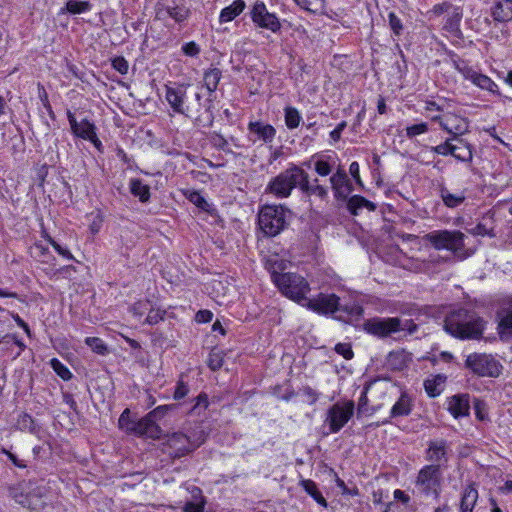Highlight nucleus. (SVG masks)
Listing matches in <instances>:
<instances>
[{
    "label": "nucleus",
    "mask_w": 512,
    "mask_h": 512,
    "mask_svg": "<svg viewBox=\"0 0 512 512\" xmlns=\"http://www.w3.org/2000/svg\"><path fill=\"white\" fill-rule=\"evenodd\" d=\"M389 26L396 36H400L403 31V25L400 18L394 13L388 14Z\"/></svg>",
    "instance_id": "46"
},
{
    "label": "nucleus",
    "mask_w": 512,
    "mask_h": 512,
    "mask_svg": "<svg viewBox=\"0 0 512 512\" xmlns=\"http://www.w3.org/2000/svg\"><path fill=\"white\" fill-rule=\"evenodd\" d=\"M112 67L120 74L125 75L129 69V63L124 57H116L112 60Z\"/></svg>",
    "instance_id": "50"
},
{
    "label": "nucleus",
    "mask_w": 512,
    "mask_h": 512,
    "mask_svg": "<svg viewBox=\"0 0 512 512\" xmlns=\"http://www.w3.org/2000/svg\"><path fill=\"white\" fill-rule=\"evenodd\" d=\"M491 15L497 22L512 20V0H498L491 8Z\"/></svg>",
    "instance_id": "22"
},
{
    "label": "nucleus",
    "mask_w": 512,
    "mask_h": 512,
    "mask_svg": "<svg viewBox=\"0 0 512 512\" xmlns=\"http://www.w3.org/2000/svg\"><path fill=\"white\" fill-rule=\"evenodd\" d=\"M439 195L448 208H457L462 205L466 199L464 191L452 193L447 187L441 185L439 188Z\"/></svg>",
    "instance_id": "24"
},
{
    "label": "nucleus",
    "mask_w": 512,
    "mask_h": 512,
    "mask_svg": "<svg viewBox=\"0 0 512 512\" xmlns=\"http://www.w3.org/2000/svg\"><path fill=\"white\" fill-rule=\"evenodd\" d=\"M451 140H454L453 138L447 139L444 143H441L437 146L432 147V151L436 154L447 156L452 155L455 152V147H453L454 144L451 143Z\"/></svg>",
    "instance_id": "44"
},
{
    "label": "nucleus",
    "mask_w": 512,
    "mask_h": 512,
    "mask_svg": "<svg viewBox=\"0 0 512 512\" xmlns=\"http://www.w3.org/2000/svg\"><path fill=\"white\" fill-rule=\"evenodd\" d=\"M274 283L280 291L288 298L301 303H306V295L310 292V286L307 280L301 275L295 273L274 274L272 276Z\"/></svg>",
    "instance_id": "5"
},
{
    "label": "nucleus",
    "mask_w": 512,
    "mask_h": 512,
    "mask_svg": "<svg viewBox=\"0 0 512 512\" xmlns=\"http://www.w3.org/2000/svg\"><path fill=\"white\" fill-rule=\"evenodd\" d=\"M470 404L468 394H457L452 396L448 401V410L458 418L469 414Z\"/></svg>",
    "instance_id": "19"
},
{
    "label": "nucleus",
    "mask_w": 512,
    "mask_h": 512,
    "mask_svg": "<svg viewBox=\"0 0 512 512\" xmlns=\"http://www.w3.org/2000/svg\"><path fill=\"white\" fill-rule=\"evenodd\" d=\"M130 192L138 197L141 202H147L150 198V188L140 179L130 180Z\"/></svg>",
    "instance_id": "32"
},
{
    "label": "nucleus",
    "mask_w": 512,
    "mask_h": 512,
    "mask_svg": "<svg viewBox=\"0 0 512 512\" xmlns=\"http://www.w3.org/2000/svg\"><path fill=\"white\" fill-rule=\"evenodd\" d=\"M465 367L480 377H498L502 371V365L492 355L486 353L469 354L465 360Z\"/></svg>",
    "instance_id": "9"
},
{
    "label": "nucleus",
    "mask_w": 512,
    "mask_h": 512,
    "mask_svg": "<svg viewBox=\"0 0 512 512\" xmlns=\"http://www.w3.org/2000/svg\"><path fill=\"white\" fill-rule=\"evenodd\" d=\"M8 457L12 463L19 467V468H25L27 467L28 460L25 458H20L17 454L13 453L11 450H2Z\"/></svg>",
    "instance_id": "54"
},
{
    "label": "nucleus",
    "mask_w": 512,
    "mask_h": 512,
    "mask_svg": "<svg viewBox=\"0 0 512 512\" xmlns=\"http://www.w3.org/2000/svg\"><path fill=\"white\" fill-rule=\"evenodd\" d=\"M188 199L191 203L196 205L198 208H200L204 211L209 210L210 205L208 204V202L205 200V198L199 192H197V191L190 192L188 195Z\"/></svg>",
    "instance_id": "45"
},
{
    "label": "nucleus",
    "mask_w": 512,
    "mask_h": 512,
    "mask_svg": "<svg viewBox=\"0 0 512 512\" xmlns=\"http://www.w3.org/2000/svg\"><path fill=\"white\" fill-rule=\"evenodd\" d=\"M248 130L266 143L272 142L276 135V130L272 125L260 121L250 122Z\"/></svg>",
    "instance_id": "23"
},
{
    "label": "nucleus",
    "mask_w": 512,
    "mask_h": 512,
    "mask_svg": "<svg viewBox=\"0 0 512 512\" xmlns=\"http://www.w3.org/2000/svg\"><path fill=\"white\" fill-rule=\"evenodd\" d=\"M222 73L218 68H210L204 73V86L209 93L214 92L217 89Z\"/></svg>",
    "instance_id": "34"
},
{
    "label": "nucleus",
    "mask_w": 512,
    "mask_h": 512,
    "mask_svg": "<svg viewBox=\"0 0 512 512\" xmlns=\"http://www.w3.org/2000/svg\"><path fill=\"white\" fill-rule=\"evenodd\" d=\"M165 98L175 113L192 117L201 109L202 94L191 85L166 86Z\"/></svg>",
    "instance_id": "3"
},
{
    "label": "nucleus",
    "mask_w": 512,
    "mask_h": 512,
    "mask_svg": "<svg viewBox=\"0 0 512 512\" xmlns=\"http://www.w3.org/2000/svg\"><path fill=\"white\" fill-rule=\"evenodd\" d=\"M182 51L187 56L195 57L200 53V47L198 44L191 41L182 46Z\"/></svg>",
    "instance_id": "55"
},
{
    "label": "nucleus",
    "mask_w": 512,
    "mask_h": 512,
    "mask_svg": "<svg viewBox=\"0 0 512 512\" xmlns=\"http://www.w3.org/2000/svg\"><path fill=\"white\" fill-rule=\"evenodd\" d=\"M302 179H305V170L298 165L291 164L271 178L265 187V193L271 194L277 199L288 198L296 187H301Z\"/></svg>",
    "instance_id": "4"
},
{
    "label": "nucleus",
    "mask_w": 512,
    "mask_h": 512,
    "mask_svg": "<svg viewBox=\"0 0 512 512\" xmlns=\"http://www.w3.org/2000/svg\"><path fill=\"white\" fill-rule=\"evenodd\" d=\"M453 63L455 69L461 73L465 79L471 81L482 90L500 95L497 84L490 77L476 71L463 60L454 61Z\"/></svg>",
    "instance_id": "12"
},
{
    "label": "nucleus",
    "mask_w": 512,
    "mask_h": 512,
    "mask_svg": "<svg viewBox=\"0 0 512 512\" xmlns=\"http://www.w3.org/2000/svg\"><path fill=\"white\" fill-rule=\"evenodd\" d=\"M346 126H347L346 121H342V122H340V123L336 126V128H335L334 130H332V131L330 132V137H331V139H332L334 142H337V141H339V140H340V138H341V134H342L343 130L346 128Z\"/></svg>",
    "instance_id": "58"
},
{
    "label": "nucleus",
    "mask_w": 512,
    "mask_h": 512,
    "mask_svg": "<svg viewBox=\"0 0 512 512\" xmlns=\"http://www.w3.org/2000/svg\"><path fill=\"white\" fill-rule=\"evenodd\" d=\"M416 488L425 496H434L437 499L440 495L441 473L435 465H426L418 473Z\"/></svg>",
    "instance_id": "10"
},
{
    "label": "nucleus",
    "mask_w": 512,
    "mask_h": 512,
    "mask_svg": "<svg viewBox=\"0 0 512 512\" xmlns=\"http://www.w3.org/2000/svg\"><path fill=\"white\" fill-rule=\"evenodd\" d=\"M461 19V14L459 12L455 13L451 18H449L445 24V28L449 31H453L457 28L458 23Z\"/></svg>",
    "instance_id": "60"
},
{
    "label": "nucleus",
    "mask_w": 512,
    "mask_h": 512,
    "mask_svg": "<svg viewBox=\"0 0 512 512\" xmlns=\"http://www.w3.org/2000/svg\"><path fill=\"white\" fill-rule=\"evenodd\" d=\"M465 235L459 230H434L424 236L436 250L458 253L464 248Z\"/></svg>",
    "instance_id": "8"
},
{
    "label": "nucleus",
    "mask_w": 512,
    "mask_h": 512,
    "mask_svg": "<svg viewBox=\"0 0 512 512\" xmlns=\"http://www.w3.org/2000/svg\"><path fill=\"white\" fill-rule=\"evenodd\" d=\"M302 9L316 13L323 8L324 0H294Z\"/></svg>",
    "instance_id": "40"
},
{
    "label": "nucleus",
    "mask_w": 512,
    "mask_h": 512,
    "mask_svg": "<svg viewBox=\"0 0 512 512\" xmlns=\"http://www.w3.org/2000/svg\"><path fill=\"white\" fill-rule=\"evenodd\" d=\"M300 485L305 490V492L310 495L319 505L323 507H327V501L323 497L322 493L319 491L316 483L310 479H302L300 481Z\"/></svg>",
    "instance_id": "31"
},
{
    "label": "nucleus",
    "mask_w": 512,
    "mask_h": 512,
    "mask_svg": "<svg viewBox=\"0 0 512 512\" xmlns=\"http://www.w3.org/2000/svg\"><path fill=\"white\" fill-rule=\"evenodd\" d=\"M483 329V320L465 308L450 312L444 320V330L459 339H479Z\"/></svg>",
    "instance_id": "2"
},
{
    "label": "nucleus",
    "mask_w": 512,
    "mask_h": 512,
    "mask_svg": "<svg viewBox=\"0 0 512 512\" xmlns=\"http://www.w3.org/2000/svg\"><path fill=\"white\" fill-rule=\"evenodd\" d=\"M349 172H350L351 176L354 178L355 182L358 185L362 186V180H361L360 174H359V164L357 162H352L350 164Z\"/></svg>",
    "instance_id": "61"
},
{
    "label": "nucleus",
    "mask_w": 512,
    "mask_h": 512,
    "mask_svg": "<svg viewBox=\"0 0 512 512\" xmlns=\"http://www.w3.org/2000/svg\"><path fill=\"white\" fill-rule=\"evenodd\" d=\"M212 317H213V314L209 310H200L196 314L197 321L204 322V323L210 322L212 320Z\"/></svg>",
    "instance_id": "62"
},
{
    "label": "nucleus",
    "mask_w": 512,
    "mask_h": 512,
    "mask_svg": "<svg viewBox=\"0 0 512 512\" xmlns=\"http://www.w3.org/2000/svg\"><path fill=\"white\" fill-rule=\"evenodd\" d=\"M315 171L320 176H327L331 173L332 168L328 162L323 161V160H318L315 162Z\"/></svg>",
    "instance_id": "56"
},
{
    "label": "nucleus",
    "mask_w": 512,
    "mask_h": 512,
    "mask_svg": "<svg viewBox=\"0 0 512 512\" xmlns=\"http://www.w3.org/2000/svg\"><path fill=\"white\" fill-rule=\"evenodd\" d=\"M195 490L200 498V501L187 502L183 507L184 512H204L205 501L204 498L201 496V490L199 488H195Z\"/></svg>",
    "instance_id": "43"
},
{
    "label": "nucleus",
    "mask_w": 512,
    "mask_h": 512,
    "mask_svg": "<svg viewBox=\"0 0 512 512\" xmlns=\"http://www.w3.org/2000/svg\"><path fill=\"white\" fill-rule=\"evenodd\" d=\"M32 424H33L32 417L29 416L28 414L21 415L18 420V425L20 426L21 429L30 428Z\"/></svg>",
    "instance_id": "63"
},
{
    "label": "nucleus",
    "mask_w": 512,
    "mask_h": 512,
    "mask_svg": "<svg viewBox=\"0 0 512 512\" xmlns=\"http://www.w3.org/2000/svg\"><path fill=\"white\" fill-rule=\"evenodd\" d=\"M9 495L20 505L31 508L35 503L45 496L47 489L42 481H21L8 488Z\"/></svg>",
    "instance_id": "7"
},
{
    "label": "nucleus",
    "mask_w": 512,
    "mask_h": 512,
    "mask_svg": "<svg viewBox=\"0 0 512 512\" xmlns=\"http://www.w3.org/2000/svg\"><path fill=\"white\" fill-rule=\"evenodd\" d=\"M176 408L175 404L160 405L139 419L131 417L130 410L126 408L118 419V425L122 431L129 435L152 440L166 438L170 446L178 444L200 446L203 444L206 434L200 425H196L195 429L189 433L182 431L171 434L164 433L158 422Z\"/></svg>",
    "instance_id": "1"
},
{
    "label": "nucleus",
    "mask_w": 512,
    "mask_h": 512,
    "mask_svg": "<svg viewBox=\"0 0 512 512\" xmlns=\"http://www.w3.org/2000/svg\"><path fill=\"white\" fill-rule=\"evenodd\" d=\"M428 131V125L426 123H418L406 128V136L413 138L417 135L424 134Z\"/></svg>",
    "instance_id": "48"
},
{
    "label": "nucleus",
    "mask_w": 512,
    "mask_h": 512,
    "mask_svg": "<svg viewBox=\"0 0 512 512\" xmlns=\"http://www.w3.org/2000/svg\"><path fill=\"white\" fill-rule=\"evenodd\" d=\"M363 208L374 211L376 204L360 195H354L347 200V209L352 215H357L358 211Z\"/></svg>",
    "instance_id": "29"
},
{
    "label": "nucleus",
    "mask_w": 512,
    "mask_h": 512,
    "mask_svg": "<svg viewBox=\"0 0 512 512\" xmlns=\"http://www.w3.org/2000/svg\"><path fill=\"white\" fill-rule=\"evenodd\" d=\"M224 363L223 352L220 350H212L208 357V367L213 370H219Z\"/></svg>",
    "instance_id": "38"
},
{
    "label": "nucleus",
    "mask_w": 512,
    "mask_h": 512,
    "mask_svg": "<svg viewBox=\"0 0 512 512\" xmlns=\"http://www.w3.org/2000/svg\"><path fill=\"white\" fill-rule=\"evenodd\" d=\"M189 391V385L183 380V375H181L176 383V387L173 393L174 400H181L185 398Z\"/></svg>",
    "instance_id": "41"
},
{
    "label": "nucleus",
    "mask_w": 512,
    "mask_h": 512,
    "mask_svg": "<svg viewBox=\"0 0 512 512\" xmlns=\"http://www.w3.org/2000/svg\"><path fill=\"white\" fill-rule=\"evenodd\" d=\"M330 183L334 197L337 200L346 201L349 199L348 196L353 191V185L344 170H337V172L330 177Z\"/></svg>",
    "instance_id": "18"
},
{
    "label": "nucleus",
    "mask_w": 512,
    "mask_h": 512,
    "mask_svg": "<svg viewBox=\"0 0 512 512\" xmlns=\"http://www.w3.org/2000/svg\"><path fill=\"white\" fill-rule=\"evenodd\" d=\"M300 191L306 195H314L320 198L321 200H325L328 197V189L327 187L320 185L318 183V179H314L312 183L309 181V175L305 171V179L301 181Z\"/></svg>",
    "instance_id": "20"
},
{
    "label": "nucleus",
    "mask_w": 512,
    "mask_h": 512,
    "mask_svg": "<svg viewBox=\"0 0 512 512\" xmlns=\"http://www.w3.org/2000/svg\"><path fill=\"white\" fill-rule=\"evenodd\" d=\"M166 315V311L165 310H162V309H150V311L148 312V315L145 319V322L150 324V325H154V324H157L159 323L160 321H162L164 319Z\"/></svg>",
    "instance_id": "47"
},
{
    "label": "nucleus",
    "mask_w": 512,
    "mask_h": 512,
    "mask_svg": "<svg viewBox=\"0 0 512 512\" xmlns=\"http://www.w3.org/2000/svg\"><path fill=\"white\" fill-rule=\"evenodd\" d=\"M163 10L176 22H183L189 15L188 8L176 0L168 1L163 5Z\"/></svg>",
    "instance_id": "25"
},
{
    "label": "nucleus",
    "mask_w": 512,
    "mask_h": 512,
    "mask_svg": "<svg viewBox=\"0 0 512 512\" xmlns=\"http://www.w3.org/2000/svg\"><path fill=\"white\" fill-rule=\"evenodd\" d=\"M251 19L258 27L277 32L281 28V23L275 14L267 10L266 5L261 1H256L250 12Z\"/></svg>",
    "instance_id": "15"
},
{
    "label": "nucleus",
    "mask_w": 512,
    "mask_h": 512,
    "mask_svg": "<svg viewBox=\"0 0 512 512\" xmlns=\"http://www.w3.org/2000/svg\"><path fill=\"white\" fill-rule=\"evenodd\" d=\"M48 242L52 245V247L56 250V252L61 255L62 257L72 260L73 255L71 252L66 248L61 246L58 242H56L52 237H48Z\"/></svg>",
    "instance_id": "52"
},
{
    "label": "nucleus",
    "mask_w": 512,
    "mask_h": 512,
    "mask_svg": "<svg viewBox=\"0 0 512 512\" xmlns=\"http://www.w3.org/2000/svg\"><path fill=\"white\" fill-rule=\"evenodd\" d=\"M452 7V5L448 2H443V3H440V4H436L433 9H432V12L435 14V15H441L443 14L444 12L448 11L450 8Z\"/></svg>",
    "instance_id": "64"
},
{
    "label": "nucleus",
    "mask_w": 512,
    "mask_h": 512,
    "mask_svg": "<svg viewBox=\"0 0 512 512\" xmlns=\"http://www.w3.org/2000/svg\"><path fill=\"white\" fill-rule=\"evenodd\" d=\"M473 404H474L476 417L480 420H484L485 414H484L483 410L485 407V403L480 399H475Z\"/></svg>",
    "instance_id": "59"
},
{
    "label": "nucleus",
    "mask_w": 512,
    "mask_h": 512,
    "mask_svg": "<svg viewBox=\"0 0 512 512\" xmlns=\"http://www.w3.org/2000/svg\"><path fill=\"white\" fill-rule=\"evenodd\" d=\"M427 459L432 462L431 465H435L438 467V471H440V468L445 466L448 457L446 450H428V456Z\"/></svg>",
    "instance_id": "37"
},
{
    "label": "nucleus",
    "mask_w": 512,
    "mask_h": 512,
    "mask_svg": "<svg viewBox=\"0 0 512 512\" xmlns=\"http://www.w3.org/2000/svg\"><path fill=\"white\" fill-rule=\"evenodd\" d=\"M412 407V397L408 393L403 392L401 393L400 397L395 402V404L392 406L390 416L392 418L408 416L412 411Z\"/></svg>",
    "instance_id": "21"
},
{
    "label": "nucleus",
    "mask_w": 512,
    "mask_h": 512,
    "mask_svg": "<svg viewBox=\"0 0 512 512\" xmlns=\"http://www.w3.org/2000/svg\"><path fill=\"white\" fill-rule=\"evenodd\" d=\"M447 377L442 374H437L424 381V388L429 397L439 396L445 387Z\"/></svg>",
    "instance_id": "26"
},
{
    "label": "nucleus",
    "mask_w": 512,
    "mask_h": 512,
    "mask_svg": "<svg viewBox=\"0 0 512 512\" xmlns=\"http://www.w3.org/2000/svg\"><path fill=\"white\" fill-rule=\"evenodd\" d=\"M208 405H209V401H208V396L207 394L205 393H200L197 397H196V403L195 405L192 407L190 413H196V414H200V410L203 409V410H206L208 408Z\"/></svg>",
    "instance_id": "49"
},
{
    "label": "nucleus",
    "mask_w": 512,
    "mask_h": 512,
    "mask_svg": "<svg viewBox=\"0 0 512 512\" xmlns=\"http://www.w3.org/2000/svg\"><path fill=\"white\" fill-rule=\"evenodd\" d=\"M288 210L282 205H264L258 215V223L262 232L268 237H274L287 226Z\"/></svg>",
    "instance_id": "6"
},
{
    "label": "nucleus",
    "mask_w": 512,
    "mask_h": 512,
    "mask_svg": "<svg viewBox=\"0 0 512 512\" xmlns=\"http://www.w3.org/2000/svg\"><path fill=\"white\" fill-rule=\"evenodd\" d=\"M498 331L502 340L512 339V309L508 310L500 319Z\"/></svg>",
    "instance_id": "33"
},
{
    "label": "nucleus",
    "mask_w": 512,
    "mask_h": 512,
    "mask_svg": "<svg viewBox=\"0 0 512 512\" xmlns=\"http://www.w3.org/2000/svg\"><path fill=\"white\" fill-rule=\"evenodd\" d=\"M454 140L456 141V144L453 145V147H455V152L452 156L459 161L471 163L473 159L472 146L461 138H456Z\"/></svg>",
    "instance_id": "28"
},
{
    "label": "nucleus",
    "mask_w": 512,
    "mask_h": 512,
    "mask_svg": "<svg viewBox=\"0 0 512 512\" xmlns=\"http://www.w3.org/2000/svg\"><path fill=\"white\" fill-rule=\"evenodd\" d=\"M430 118L432 121L439 122L443 130L453 135V139L459 138L468 131V122L461 116L447 113L443 116L440 114L431 115Z\"/></svg>",
    "instance_id": "16"
},
{
    "label": "nucleus",
    "mask_w": 512,
    "mask_h": 512,
    "mask_svg": "<svg viewBox=\"0 0 512 512\" xmlns=\"http://www.w3.org/2000/svg\"><path fill=\"white\" fill-rule=\"evenodd\" d=\"M402 328H404L402 320L398 317H374L363 323V330L378 338L389 337L394 333L400 332Z\"/></svg>",
    "instance_id": "11"
},
{
    "label": "nucleus",
    "mask_w": 512,
    "mask_h": 512,
    "mask_svg": "<svg viewBox=\"0 0 512 512\" xmlns=\"http://www.w3.org/2000/svg\"><path fill=\"white\" fill-rule=\"evenodd\" d=\"M50 363L56 374L60 376L63 380H69L72 377V373L70 372V370L58 359L53 358Z\"/></svg>",
    "instance_id": "42"
},
{
    "label": "nucleus",
    "mask_w": 512,
    "mask_h": 512,
    "mask_svg": "<svg viewBox=\"0 0 512 512\" xmlns=\"http://www.w3.org/2000/svg\"><path fill=\"white\" fill-rule=\"evenodd\" d=\"M92 4L89 1L69 0L66 3V10L71 14H81L91 10Z\"/></svg>",
    "instance_id": "36"
},
{
    "label": "nucleus",
    "mask_w": 512,
    "mask_h": 512,
    "mask_svg": "<svg viewBox=\"0 0 512 512\" xmlns=\"http://www.w3.org/2000/svg\"><path fill=\"white\" fill-rule=\"evenodd\" d=\"M335 351L342 355L346 360H350L353 358L354 353L352 351L351 345L348 343H338L335 346Z\"/></svg>",
    "instance_id": "51"
},
{
    "label": "nucleus",
    "mask_w": 512,
    "mask_h": 512,
    "mask_svg": "<svg viewBox=\"0 0 512 512\" xmlns=\"http://www.w3.org/2000/svg\"><path fill=\"white\" fill-rule=\"evenodd\" d=\"M353 413L354 403L352 401L336 403L329 408L325 423L329 425L331 432H337L349 421Z\"/></svg>",
    "instance_id": "13"
},
{
    "label": "nucleus",
    "mask_w": 512,
    "mask_h": 512,
    "mask_svg": "<svg viewBox=\"0 0 512 512\" xmlns=\"http://www.w3.org/2000/svg\"><path fill=\"white\" fill-rule=\"evenodd\" d=\"M477 499V489L472 485L466 487L460 502V512H472Z\"/></svg>",
    "instance_id": "30"
},
{
    "label": "nucleus",
    "mask_w": 512,
    "mask_h": 512,
    "mask_svg": "<svg viewBox=\"0 0 512 512\" xmlns=\"http://www.w3.org/2000/svg\"><path fill=\"white\" fill-rule=\"evenodd\" d=\"M302 393L304 396L307 397V401L309 402V404H314L318 400L319 394L309 386L303 387Z\"/></svg>",
    "instance_id": "57"
},
{
    "label": "nucleus",
    "mask_w": 512,
    "mask_h": 512,
    "mask_svg": "<svg viewBox=\"0 0 512 512\" xmlns=\"http://www.w3.org/2000/svg\"><path fill=\"white\" fill-rule=\"evenodd\" d=\"M303 306L321 314L335 313L340 309V298L335 294L320 293L314 299H308Z\"/></svg>",
    "instance_id": "17"
},
{
    "label": "nucleus",
    "mask_w": 512,
    "mask_h": 512,
    "mask_svg": "<svg viewBox=\"0 0 512 512\" xmlns=\"http://www.w3.org/2000/svg\"><path fill=\"white\" fill-rule=\"evenodd\" d=\"M85 343L97 354L105 355L108 352L106 344L98 337H87Z\"/></svg>",
    "instance_id": "39"
},
{
    "label": "nucleus",
    "mask_w": 512,
    "mask_h": 512,
    "mask_svg": "<svg viewBox=\"0 0 512 512\" xmlns=\"http://www.w3.org/2000/svg\"><path fill=\"white\" fill-rule=\"evenodd\" d=\"M469 232L475 236H489L494 237L492 229H488L484 224L479 223L474 228L470 229Z\"/></svg>",
    "instance_id": "53"
},
{
    "label": "nucleus",
    "mask_w": 512,
    "mask_h": 512,
    "mask_svg": "<svg viewBox=\"0 0 512 512\" xmlns=\"http://www.w3.org/2000/svg\"><path fill=\"white\" fill-rule=\"evenodd\" d=\"M67 118L71 131L74 136L90 141L97 149L102 146L101 141L97 137L96 126L88 119H83L80 122L77 121L74 114L68 110Z\"/></svg>",
    "instance_id": "14"
},
{
    "label": "nucleus",
    "mask_w": 512,
    "mask_h": 512,
    "mask_svg": "<svg viewBox=\"0 0 512 512\" xmlns=\"http://www.w3.org/2000/svg\"><path fill=\"white\" fill-rule=\"evenodd\" d=\"M246 4L244 0H235L231 5L223 8L219 15V22L226 23L234 20L245 9Z\"/></svg>",
    "instance_id": "27"
},
{
    "label": "nucleus",
    "mask_w": 512,
    "mask_h": 512,
    "mask_svg": "<svg viewBox=\"0 0 512 512\" xmlns=\"http://www.w3.org/2000/svg\"><path fill=\"white\" fill-rule=\"evenodd\" d=\"M284 119L288 129H295L299 126L302 116L295 107L287 106L284 109Z\"/></svg>",
    "instance_id": "35"
}]
</instances>
